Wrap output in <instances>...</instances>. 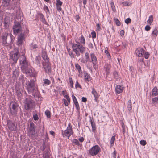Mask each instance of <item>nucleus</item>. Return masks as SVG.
Wrapping results in <instances>:
<instances>
[{
	"instance_id": "20",
	"label": "nucleus",
	"mask_w": 158,
	"mask_h": 158,
	"mask_svg": "<svg viewBox=\"0 0 158 158\" xmlns=\"http://www.w3.org/2000/svg\"><path fill=\"white\" fill-rule=\"evenodd\" d=\"M152 95L155 96L158 95V89L156 87H155L152 91Z\"/></svg>"
},
{
	"instance_id": "42",
	"label": "nucleus",
	"mask_w": 158,
	"mask_h": 158,
	"mask_svg": "<svg viewBox=\"0 0 158 158\" xmlns=\"http://www.w3.org/2000/svg\"><path fill=\"white\" fill-rule=\"evenodd\" d=\"M38 46L36 44H32L31 46V50H34Z\"/></svg>"
},
{
	"instance_id": "9",
	"label": "nucleus",
	"mask_w": 158,
	"mask_h": 158,
	"mask_svg": "<svg viewBox=\"0 0 158 158\" xmlns=\"http://www.w3.org/2000/svg\"><path fill=\"white\" fill-rule=\"evenodd\" d=\"M42 64L45 73L49 75L51 74V68L50 62L48 63L42 62Z\"/></svg>"
},
{
	"instance_id": "2",
	"label": "nucleus",
	"mask_w": 158,
	"mask_h": 158,
	"mask_svg": "<svg viewBox=\"0 0 158 158\" xmlns=\"http://www.w3.org/2000/svg\"><path fill=\"white\" fill-rule=\"evenodd\" d=\"M34 80L31 79L30 81L27 82V89L29 94H32L34 96H35L38 93V91L34 84Z\"/></svg>"
},
{
	"instance_id": "13",
	"label": "nucleus",
	"mask_w": 158,
	"mask_h": 158,
	"mask_svg": "<svg viewBox=\"0 0 158 158\" xmlns=\"http://www.w3.org/2000/svg\"><path fill=\"white\" fill-rule=\"evenodd\" d=\"M25 39L24 35L23 33H21L19 35L18 38V42L17 44L18 45H20L22 44L23 40Z\"/></svg>"
},
{
	"instance_id": "4",
	"label": "nucleus",
	"mask_w": 158,
	"mask_h": 158,
	"mask_svg": "<svg viewBox=\"0 0 158 158\" xmlns=\"http://www.w3.org/2000/svg\"><path fill=\"white\" fill-rule=\"evenodd\" d=\"M62 135L63 137H66L69 139L70 136L73 133V131L72 130V127L71 123H69L68 125L66 130L64 131H62Z\"/></svg>"
},
{
	"instance_id": "12",
	"label": "nucleus",
	"mask_w": 158,
	"mask_h": 158,
	"mask_svg": "<svg viewBox=\"0 0 158 158\" xmlns=\"http://www.w3.org/2000/svg\"><path fill=\"white\" fill-rule=\"evenodd\" d=\"M90 57L91 60V61H90V62H92L93 64V66L94 68L95 66L97 64V58L95 54L93 53L90 54Z\"/></svg>"
},
{
	"instance_id": "62",
	"label": "nucleus",
	"mask_w": 158,
	"mask_h": 158,
	"mask_svg": "<svg viewBox=\"0 0 158 158\" xmlns=\"http://www.w3.org/2000/svg\"><path fill=\"white\" fill-rule=\"evenodd\" d=\"M65 98H66V99H67V101H68V102H70V98H69V96L67 95H65Z\"/></svg>"
},
{
	"instance_id": "54",
	"label": "nucleus",
	"mask_w": 158,
	"mask_h": 158,
	"mask_svg": "<svg viewBox=\"0 0 158 158\" xmlns=\"http://www.w3.org/2000/svg\"><path fill=\"white\" fill-rule=\"evenodd\" d=\"M97 26V30L100 31L101 29V27L100 24L99 23H97L96 24Z\"/></svg>"
},
{
	"instance_id": "38",
	"label": "nucleus",
	"mask_w": 158,
	"mask_h": 158,
	"mask_svg": "<svg viewBox=\"0 0 158 158\" xmlns=\"http://www.w3.org/2000/svg\"><path fill=\"white\" fill-rule=\"evenodd\" d=\"M114 20L117 26H119L120 25V22L118 19L114 18Z\"/></svg>"
},
{
	"instance_id": "27",
	"label": "nucleus",
	"mask_w": 158,
	"mask_h": 158,
	"mask_svg": "<svg viewBox=\"0 0 158 158\" xmlns=\"http://www.w3.org/2000/svg\"><path fill=\"white\" fill-rule=\"evenodd\" d=\"M105 69L106 71L107 74H108L110 72V64H106L104 66Z\"/></svg>"
},
{
	"instance_id": "30",
	"label": "nucleus",
	"mask_w": 158,
	"mask_h": 158,
	"mask_svg": "<svg viewBox=\"0 0 158 158\" xmlns=\"http://www.w3.org/2000/svg\"><path fill=\"white\" fill-rule=\"evenodd\" d=\"M40 57L38 56H36L35 58L36 63L39 65V67H40Z\"/></svg>"
},
{
	"instance_id": "10",
	"label": "nucleus",
	"mask_w": 158,
	"mask_h": 158,
	"mask_svg": "<svg viewBox=\"0 0 158 158\" xmlns=\"http://www.w3.org/2000/svg\"><path fill=\"white\" fill-rule=\"evenodd\" d=\"M13 32L15 34L20 32L22 31L21 25L18 22L15 23L13 26Z\"/></svg>"
},
{
	"instance_id": "37",
	"label": "nucleus",
	"mask_w": 158,
	"mask_h": 158,
	"mask_svg": "<svg viewBox=\"0 0 158 158\" xmlns=\"http://www.w3.org/2000/svg\"><path fill=\"white\" fill-rule=\"evenodd\" d=\"M42 58L44 61V62H44V63H49V59L48 56H45L44 57H43Z\"/></svg>"
},
{
	"instance_id": "53",
	"label": "nucleus",
	"mask_w": 158,
	"mask_h": 158,
	"mask_svg": "<svg viewBox=\"0 0 158 158\" xmlns=\"http://www.w3.org/2000/svg\"><path fill=\"white\" fill-rule=\"evenodd\" d=\"M149 54L148 52H145L144 54V57L146 59H147L149 56Z\"/></svg>"
},
{
	"instance_id": "35",
	"label": "nucleus",
	"mask_w": 158,
	"mask_h": 158,
	"mask_svg": "<svg viewBox=\"0 0 158 158\" xmlns=\"http://www.w3.org/2000/svg\"><path fill=\"white\" fill-rule=\"evenodd\" d=\"M45 114L48 118H50L51 117V113L50 111L48 110H47L45 112Z\"/></svg>"
},
{
	"instance_id": "40",
	"label": "nucleus",
	"mask_w": 158,
	"mask_h": 158,
	"mask_svg": "<svg viewBox=\"0 0 158 158\" xmlns=\"http://www.w3.org/2000/svg\"><path fill=\"white\" fill-rule=\"evenodd\" d=\"M113 75L114 78L115 79L118 78V73L116 71H114L113 73Z\"/></svg>"
},
{
	"instance_id": "11",
	"label": "nucleus",
	"mask_w": 158,
	"mask_h": 158,
	"mask_svg": "<svg viewBox=\"0 0 158 158\" xmlns=\"http://www.w3.org/2000/svg\"><path fill=\"white\" fill-rule=\"evenodd\" d=\"M7 126L9 129L11 131H15L17 129V125L12 121H7Z\"/></svg>"
},
{
	"instance_id": "58",
	"label": "nucleus",
	"mask_w": 158,
	"mask_h": 158,
	"mask_svg": "<svg viewBox=\"0 0 158 158\" xmlns=\"http://www.w3.org/2000/svg\"><path fill=\"white\" fill-rule=\"evenodd\" d=\"M151 28V27L149 25H146L145 28V30L146 31H149Z\"/></svg>"
},
{
	"instance_id": "26",
	"label": "nucleus",
	"mask_w": 158,
	"mask_h": 158,
	"mask_svg": "<svg viewBox=\"0 0 158 158\" xmlns=\"http://www.w3.org/2000/svg\"><path fill=\"white\" fill-rule=\"evenodd\" d=\"M43 85H45L47 86L49 85L51 83V81L50 80L45 79L43 80Z\"/></svg>"
},
{
	"instance_id": "49",
	"label": "nucleus",
	"mask_w": 158,
	"mask_h": 158,
	"mask_svg": "<svg viewBox=\"0 0 158 158\" xmlns=\"http://www.w3.org/2000/svg\"><path fill=\"white\" fill-rule=\"evenodd\" d=\"M131 22V19L130 18H128L126 19L125 20V23L128 24L130 23Z\"/></svg>"
},
{
	"instance_id": "57",
	"label": "nucleus",
	"mask_w": 158,
	"mask_h": 158,
	"mask_svg": "<svg viewBox=\"0 0 158 158\" xmlns=\"http://www.w3.org/2000/svg\"><path fill=\"white\" fill-rule=\"evenodd\" d=\"M61 6H56L57 10L58 11H61L62 10V8L61 7Z\"/></svg>"
},
{
	"instance_id": "44",
	"label": "nucleus",
	"mask_w": 158,
	"mask_h": 158,
	"mask_svg": "<svg viewBox=\"0 0 158 158\" xmlns=\"http://www.w3.org/2000/svg\"><path fill=\"white\" fill-rule=\"evenodd\" d=\"M75 88L76 89L77 88H81V85L79 84L77 81H76V84L75 85Z\"/></svg>"
},
{
	"instance_id": "1",
	"label": "nucleus",
	"mask_w": 158,
	"mask_h": 158,
	"mask_svg": "<svg viewBox=\"0 0 158 158\" xmlns=\"http://www.w3.org/2000/svg\"><path fill=\"white\" fill-rule=\"evenodd\" d=\"M71 48L77 57L80 56L81 54H84L86 50L85 48L79 43L78 41L76 40L75 42L71 44Z\"/></svg>"
},
{
	"instance_id": "21",
	"label": "nucleus",
	"mask_w": 158,
	"mask_h": 158,
	"mask_svg": "<svg viewBox=\"0 0 158 158\" xmlns=\"http://www.w3.org/2000/svg\"><path fill=\"white\" fill-rule=\"evenodd\" d=\"M92 93L95 98L94 100L96 101L97 99L99 97V95H98L96 91L94 88H92Z\"/></svg>"
},
{
	"instance_id": "17",
	"label": "nucleus",
	"mask_w": 158,
	"mask_h": 158,
	"mask_svg": "<svg viewBox=\"0 0 158 158\" xmlns=\"http://www.w3.org/2000/svg\"><path fill=\"white\" fill-rule=\"evenodd\" d=\"M8 35L7 33H3L2 35V44H5L7 43L6 39L7 36Z\"/></svg>"
},
{
	"instance_id": "31",
	"label": "nucleus",
	"mask_w": 158,
	"mask_h": 158,
	"mask_svg": "<svg viewBox=\"0 0 158 158\" xmlns=\"http://www.w3.org/2000/svg\"><path fill=\"white\" fill-rule=\"evenodd\" d=\"M153 16L152 15H151L149 17L148 20L147 21L148 23H149L150 25L152 23L153 21Z\"/></svg>"
},
{
	"instance_id": "32",
	"label": "nucleus",
	"mask_w": 158,
	"mask_h": 158,
	"mask_svg": "<svg viewBox=\"0 0 158 158\" xmlns=\"http://www.w3.org/2000/svg\"><path fill=\"white\" fill-rule=\"evenodd\" d=\"M158 31L156 29H155L153 31L152 34V36L155 38H156L157 35Z\"/></svg>"
},
{
	"instance_id": "45",
	"label": "nucleus",
	"mask_w": 158,
	"mask_h": 158,
	"mask_svg": "<svg viewBox=\"0 0 158 158\" xmlns=\"http://www.w3.org/2000/svg\"><path fill=\"white\" fill-rule=\"evenodd\" d=\"M56 6H61L62 4V2L60 0H56Z\"/></svg>"
},
{
	"instance_id": "28",
	"label": "nucleus",
	"mask_w": 158,
	"mask_h": 158,
	"mask_svg": "<svg viewBox=\"0 0 158 158\" xmlns=\"http://www.w3.org/2000/svg\"><path fill=\"white\" fill-rule=\"evenodd\" d=\"M158 102V97H156L152 99V103L154 105H156Z\"/></svg>"
},
{
	"instance_id": "47",
	"label": "nucleus",
	"mask_w": 158,
	"mask_h": 158,
	"mask_svg": "<svg viewBox=\"0 0 158 158\" xmlns=\"http://www.w3.org/2000/svg\"><path fill=\"white\" fill-rule=\"evenodd\" d=\"M140 143L141 145L143 146H145L146 144L147 143L145 140H143L140 141Z\"/></svg>"
},
{
	"instance_id": "5",
	"label": "nucleus",
	"mask_w": 158,
	"mask_h": 158,
	"mask_svg": "<svg viewBox=\"0 0 158 158\" xmlns=\"http://www.w3.org/2000/svg\"><path fill=\"white\" fill-rule=\"evenodd\" d=\"M19 52L17 50L11 51L10 53V58L13 61L14 63H16L19 58Z\"/></svg>"
},
{
	"instance_id": "61",
	"label": "nucleus",
	"mask_w": 158,
	"mask_h": 158,
	"mask_svg": "<svg viewBox=\"0 0 158 158\" xmlns=\"http://www.w3.org/2000/svg\"><path fill=\"white\" fill-rule=\"evenodd\" d=\"M120 35L121 36L123 37L124 35V31L123 30H121L120 32Z\"/></svg>"
},
{
	"instance_id": "56",
	"label": "nucleus",
	"mask_w": 158,
	"mask_h": 158,
	"mask_svg": "<svg viewBox=\"0 0 158 158\" xmlns=\"http://www.w3.org/2000/svg\"><path fill=\"white\" fill-rule=\"evenodd\" d=\"M4 27L6 29H7L9 28V24H10L9 23H4Z\"/></svg>"
},
{
	"instance_id": "59",
	"label": "nucleus",
	"mask_w": 158,
	"mask_h": 158,
	"mask_svg": "<svg viewBox=\"0 0 158 158\" xmlns=\"http://www.w3.org/2000/svg\"><path fill=\"white\" fill-rule=\"evenodd\" d=\"M63 102H64V103L65 104V106H67L68 105V103L67 101V100L65 99H63Z\"/></svg>"
},
{
	"instance_id": "7",
	"label": "nucleus",
	"mask_w": 158,
	"mask_h": 158,
	"mask_svg": "<svg viewBox=\"0 0 158 158\" xmlns=\"http://www.w3.org/2000/svg\"><path fill=\"white\" fill-rule=\"evenodd\" d=\"M10 105L12 106V109L10 112L11 114L14 116H16L18 112V104L15 102H11Z\"/></svg>"
},
{
	"instance_id": "19",
	"label": "nucleus",
	"mask_w": 158,
	"mask_h": 158,
	"mask_svg": "<svg viewBox=\"0 0 158 158\" xmlns=\"http://www.w3.org/2000/svg\"><path fill=\"white\" fill-rule=\"evenodd\" d=\"M29 131L30 134L34 135L35 134V128L34 124L33 123H30V127L29 128Z\"/></svg>"
},
{
	"instance_id": "64",
	"label": "nucleus",
	"mask_w": 158,
	"mask_h": 158,
	"mask_svg": "<svg viewBox=\"0 0 158 158\" xmlns=\"http://www.w3.org/2000/svg\"><path fill=\"white\" fill-rule=\"evenodd\" d=\"M127 45V43L125 42L122 43V48H125Z\"/></svg>"
},
{
	"instance_id": "50",
	"label": "nucleus",
	"mask_w": 158,
	"mask_h": 158,
	"mask_svg": "<svg viewBox=\"0 0 158 158\" xmlns=\"http://www.w3.org/2000/svg\"><path fill=\"white\" fill-rule=\"evenodd\" d=\"M33 118L35 120H38L39 119L38 117V115L36 114H34L33 115Z\"/></svg>"
},
{
	"instance_id": "55",
	"label": "nucleus",
	"mask_w": 158,
	"mask_h": 158,
	"mask_svg": "<svg viewBox=\"0 0 158 158\" xmlns=\"http://www.w3.org/2000/svg\"><path fill=\"white\" fill-rule=\"evenodd\" d=\"M122 128L123 131V134H124L125 132L126 129H125V125H124V123L122 124Z\"/></svg>"
},
{
	"instance_id": "22",
	"label": "nucleus",
	"mask_w": 158,
	"mask_h": 158,
	"mask_svg": "<svg viewBox=\"0 0 158 158\" xmlns=\"http://www.w3.org/2000/svg\"><path fill=\"white\" fill-rule=\"evenodd\" d=\"M84 79L85 81L89 82L91 80V77L89 74L87 73H84Z\"/></svg>"
},
{
	"instance_id": "51",
	"label": "nucleus",
	"mask_w": 158,
	"mask_h": 158,
	"mask_svg": "<svg viewBox=\"0 0 158 158\" xmlns=\"http://www.w3.org/2000/svg\"><path fill=\"white\" fill-rule=\"evenodd\" d=\"M91 35H92V38L94 39L96 37V32L94 31H92L91 33Z\"/></svg>"
},
{
	"instance_id": "48",
	"label": "nucleus",
	"mask_w": 158,
	"mask_h": 158,
	"mask_svg": "<svg viewBox=\"0 0 158 158\" xmlns=\"http://www.w3.org/2000/svg\"><path fill=\"white\" fill-rule=\"evenodd\" d=\"M47 56V52L44 50L42 51V57H44L45 56Z\"/></svg>"
},
{
	"instance_id": "16",
	"label": "nucleus",
	"mask_w": 158,
	"mask_h": 158,
	"mask_svg": "<svg viewBox=\"0 0 158 158\" xmlns=\"http://www.w3.org/2000/svg\"><path fill=\"white\" fill-rule=\"evenodd\" d=\"M72 97L73 102L76 107V109L79 112L80 107L77 99L76 97L73 95H72Z\"/></svg>"
},
{
	"instance_id": "24",
	"label": "nucleus",
	"mask_w": 158,
	"mask_h": 158,
	"mask_svg": "<svg viewBox=\"0 0 158 158\" xmlns=\"http://www.w3.org/2000/svg\"><path fill=\"white\" fill-rule=\"evenodd\" d=\"M89 122L92 126V130L93 132H94L96 129V127L95 123L94 122L93 119H90Z\"/></svg>"
},
{
	"instance_id": "29",
	"label": "nucleus",
	"mask_w": 158,
	"mask_h": 158,
	"mask_svg": "<svg viewBox=\"0 0 158 158\" xmlns=\"http://www.w3.org/2000/svg\"><path fill=\"white\" fill-rule=\"evenodd\" d=\"M75 66L76 68L77 69L79 73L80 74H81L82 73V71L81 69V67L78 64L76 63L75 64Z\"/></svg>"
},
{
	"instance_id": "15",
	"label": "nucleus",
	"mask_w": 158,
	"mask_h": 158,
	"mask_svg": "<svg viewBox=\"0 0 158 158\" xmlns=\"http://www.w3.org/2000/svg\"><path fill=\"white\" fill-rule=\"evenodd\" d=\"M124 87L122 85H117L115 87V92L116 94H119L123 91Z\"/></svg>"
},
{
	"instance_id": "23",
	"label": "nucleus",
	"mask_w": 158,
	"mask_h": 158,
	"mask_svg": "<svg viewBox=\"0 0 158 158\" xmlns=\"http://www.w3.org/2000/svg\"><path fill=\"white\" fill-rule=\"evenodd\" d=\"M127 107L128 110V111L130 113L132 110V103L131 100H128V101Z\"/></svg>"
},
{
	"instance_id": "33",
	"label": "nucleus",
	"mask_w": 158,
	"mask_h": 158,
	"mask_svg": "<svg viewBox=\"0 0 158 158\" xmlns=\"http://www.w3.org/2000/svg\"><path fill=\"white\" fill-rule=\"evenodd\" d=\"M115 136H112L110 140V144L111 147H112L113 146L115 141Z\"/></svg>"
},
{
	"instance_id": "46",
	"label": "nucleus",
	"mask_w": 158,
	"mask_h": 158,
	"mask_svg": "<svg viewBox=\"0 0 158 158\" xmlns=\"http://www.w3.org/2000/svg\"><path fill=\"white\" fill-rule=\"evenodd\" d=\"M129 2L127 1L123 2H122V4L123 6H129Z\"/></svg>"
},
{
	"instance_id": "6",
	"label": "nucleus",
	"mask_w": 158,
	"mask_h": 158,
	"mask_svg": "<svg viewBox=\"0 0 158 158\" xmlns=\"http://www.w3.org/2000/svg\"><path fill=\"white\" fill-rule=\"evenodd\" d=\"M100 149V147L98 145H95L89 150V153L91 156H94L98 154Z\"/></svg>"
},
{
	"instance_id": "60",
	"label": "nucleus",
	"mask_w": 158,
	"mask_h": 158,
	"mask_svg": "<svg viewBox=\"0 0 158 158\" xmlns=\"http://www.w3.org/2000/svg\"><path fill=\"white\" fill-rule=\"evenodd\" d=\"M116 152L114 150L113 152V158H116Z\"/></svg>"
},
{
	"instance_id": "43",
	"label": "nucleus",
	"mask_w": 158,
	"mask_h": 158,
	"mask_svg": "<svg viewBox=\"0 0 158 158\" xmlns=\"http://www.w3.org/2000/svg\"><path fill=\"white\" fill-rule=\"evenodd\" d=\"M110 5L113 11H114L115 10V8L114 3L113 2H111Z\"/></svg>"
},
{
	"instance_id": "36",
	"label": "nucleus",
	"mask_w": 158,
	"mask_h": 158,
	"mask_svg": "<svg viewBox=\"0 0 158 158\" xmlns=\"http://www.w3.org/2000/svg\"><path fill=\"white\" fill-rule=\"evenodd\" d=\"M72 143L73 144H75L78 146L80 145V143L78 140L76 139H73Z\"/></svg>"
},
{
	"instance_id": "63",
	"label": "nucleus",
	"mask_w": 158,
	"mask_h": 158,
	"mask_svg": "<svg viewBox=\"0 0 158 158\" xmlns=\"http://www.w3.org/2000/svg\"><path fill=\"white\" fill-rule=\"evenodd\" d=\"M87 101V98L85 97H83L82 98V101L83 102H85Z\"/></svg>"
},
{
	"instance_id": "8",
	"label": "nucleus",
	"mask_w": 158,
	"mask_h": 158,
	"mask_svg": "<svg viewBox=\"0 0 158 158\" xmlns=\"http://www.w3.org/2000/svg\"><path fill=\"white\" fill-rule=\"evenodd\" d=\"M33 106V101L28 98H26L24 101V107L26 110H28L32 107Z\"/></svg>"
},
{
	"instance_id": "34",
	"label": "nucleus",
	"mask_w": 158,
	"mask_h": 158,
	"mask_svg": "<svg viewBox=\"0 0 158 158\" xmlns=\"http://www.w3.org/2000/svg\"><path fill=\"white\" fill-rule=\"evenodd\" d=\"M4 23L10 24V18L9 17L7 16L5 18Z\"/></svg>"
},
{
	"instance_id": "39",
	"label": "nucleus",
	"mask_w": 158,
	"mask_h": 158,
	"mask_svg": "<svg viewBox=\"0 0 158 158\" xmlns=\"http://www.w3.org/2000/svg\"><path fill=\"white\" fill-rule=\"evenodd\" d=\"M69 82L70 85L71 87L73 88V83L72 78L71 77H69Z\"/></svg>"
},
{
	"instance_id": "25",
	"label": "nucleus",
	"mask_w": 158,
	"mask_h": 158,
	"mask_svg": "<svg viewBox=\"0 0 158 158\" xmlns=\"http://www.w3.org/2000/svg\"><path fill=\"white\" fill-rule=\"evenodd\" d=\"M40 18L41 19V21L44 24H47V22L45 19L44 16L43 14L42 13L40 14Z\"/></svg>"
},
{
	"instance_id": "52",
	"label": "nucleus",
	"mask_w": 158,
	"mask_h": 158,
	"mask_svg": "<svg viewBox=\"0 0 158 158\" xmlns=\"http://www.w3.org/2000/svg\"><path fill=\"white\" fill-rule=\"evenodd\" d=\"M89 54L88 52H87L85 53V57L86 60H89Z\"/></svg>"
},
{
	"instance_id": "14",
	"label": "nucleus",
	"mask_w": 158,
	"mask_h": 158,
	"mask_svg": "<svg viewBox=\"0 0 158 158\" xmlns=\"http://www.w3.org/2000/svg\"><path fill=\"white\" fill-rule=\"evenodd\" d=\"M135 52L136 56L139 57H141L143 56L144 54V50L143 48H138L136 49Z\"/></svg>"
},
{
	"instance_id": "3",
	"label": "nucleus",
	"mask_w": 158,
	"mask_h": 158,
	"mask_svg": "<svg viewBox=\"0 0 158 158\" xmlns=\"http://www.w3.org/2000/svg\"><path fill=\"white\" fill-rule=\"evenodd\" d=\"M19 62L21 66V68L22 70L24 71L26 70L27 68L28 64L26 57L24 56L23 54L21 56Z\"/></svg>"
},
{
	"instance_id": "41",
	"label": "nucleus",
	"mask_w": 158,
	"mask_h": 158,
	"mask_svg": "<svg viewBox=\"0 0 158 158\" xmlns=\"http://www.w3.org/2000/svg\"><path fill=\"white\" fill-rule=\"evenodd\" d=\"M68 54L70 56L71 58H75V54L73 53L72 51L70 52H69Z\"/></svg>"
},
{
	"instance_id": "18",
	"label": "nucleus",
	"mask_w": 158,
	"mask_h": 158,
	"mask_svg": "<svg viewBox=\"0 0 158 158\" xmlns=\"http://www.w3.org/2000/svg\"><path fill=\"white\" fill-rule=\"evenodd\" d=\"M79 43L83 46H84L85 43V40L84 37L82 35L78 39Z\"/></svg>"
}]
</instances>
